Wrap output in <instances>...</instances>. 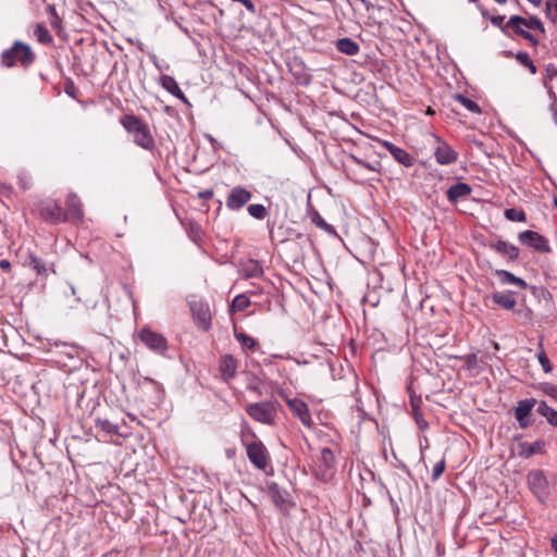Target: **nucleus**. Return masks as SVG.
<instances>
[{"label": "nucleus", "instance_id": "4d7b16f0", "mask_svg": "<svg viewBox=\"0 0 557 557\" xmlns=\"http://www.w3.org/2000/svg\"><path fill=\"white\" fill-rule=\"evenodd\" d=\"M0 269L4 272H11V262L7 259L0 260Z\"/></svg>", "mask_w": 557, "mask_h": 557}, {"label": "nucleus", "instance_id": "f257e3e1", "mask_svg": "<svg viewBox=\"0 0 557 557\" xmlns=\"http://www.w3.org/2000/svg\"><path fill=\"white\" fill-rule=\"evenodd\" d=\"M36 60V54L32 47L21 40H15L13 45L1 52L0 63L5 69L21 65L28 69Z\"/></svg>", "mask_w": 557, "mask_h": 557}, {"label": "nucleus", "instance_id": "20e7f679", "mask_svg": "<svg viewBox=\"0 0 557 557\" xmlns=\"http://www.w3.org/2000/svg\"><path fill=\"white\" fill-rule=\"evenodd\" d=\"M188 305L196 326L203 332L209 331L212 325V317L208 302L201 299H193L188 301Z\"/></svg>", "mask_w": 557, "mask_h": 557}, {"label": "nucleus", "instance_id": "0e129e2a", "mask_svg": "<svg viewBox=\"0 0 557 557\" xmlns=\"http://www.w3.org/2000/svg\"><path fill=\"white\" fill-rule=\"evenodd\" d=\"M504 54H505L506 58H512V57H515L516 53H513L512 51L508 50V51H505Z\"/></svg>", "mask_w": 557, "mask_h": 557}, {"label": "nucleus", "instance_id": "79ce46f5", "mask_svg": "<svg viewBox=\"0 0 557 557\" xmlns=\"http://www.w3.org/2000/svg\"><path fill=\"white\" fill-rule=\"evenodd\" d=\"M540 351L536 355V358L545 373H550L553 371V366L543 348L542 343H540Z\"/></svg>", "mask_w": 557, "mask_h": 557}, {"label": "nucleus", "instance_id": "9b49d317", "mask_svg": "<svg viewBox=\"0 0 557 557\" xmlns=\"http://www.w3.org/2000/svg\"><path fill=\"white\" fill-rule=\"evenodd\" d=\"M63 214L66 216V221L83 222V203L75 193L69 194L65 201V211H63Z\"/></svg>", "mask_w": 557, "mask_h": 557}, {"label": "nucleus", "instance_id": "3c124183", "mask_svg": "<svg viewBox=\"0 0 557 557\" xmlns=\"http://www.w3.org/2000/svg\"><path fill=\"white\" fill-rule=\"evenodd\" d=\"M546 77L549 79L557 78V66L553 63H548L545 67Z\"/></svg>", "mask_w": 557, "mask_h": 557}, {"label": "nucleus", "instance_id": "4468645a", "mask_svg": "<svg viewBox=\"0 0 557 557\" xmlns=\"http://www.w3.org/2000/svg\"><path fill=\"white\" fill-rule=\"evenodd\" d=\"M288 67L289 72L298 84L307 86L311 83L312 75L300 58L294 57L293 60L288 63Z\"/></svg>", "mask_w": 557, "mask_h": 557}, {"label": "nucleus", "instance_id": "7c9ffc66", "mask_svg": "<svg viewBox=\"0 0 557 557\" xmlns=\"http://www.w3.org/2000/svg\"><path fill=\"white\" fill-rule=\"evenodd\" d=\"M33 34L40 44L51 45L53 42V37L49 33L48 28L41 23L35 24Z\"/></svg>", "mask_w": 557, "mask_h": 557}, {"label": "nucleus", "instance_id": "7ed1b4c3", "mask_svg": "<svg viewBox=\"0 0 557 557\" xmlns=\"http://www.w3.org/2000/svg\"><path fill=\"white\" fill-rule=\"evenodd\" d=\"M246 412L252 420L269 425L274 423L277 414L275 403L272 401L249 404Z\"/></svg>", "mask_w": 557, "mask_h": 557}, {"label": "nucleus", "instance_id": "e433bc0d", "mask_svg": "<svg viewBox=\"0 0 557 557\" xmlns=\"http://www.w3.org/2000/svg\"><path fill=\"white\" fill-rule=\"evenodd\" d=\"M47 12L49 14V23L51 27L59 34L62 29V18L59 16L57 9L53 4H49L47 7Z\"/></svg>", "mask_w": 557, "mask_h": 557}, {"label": "nucleus", "instance_id": "39448f33", "mask_svg": "<svg viewBox=\"0 0 557 557\" xmlns=\"http://www.w3.org/2000/svg\"><path fill=\"white\" fill-rule=\"evenodd\" d=\"M246 454L249 461L259 470H265L269 455L265 446L260 441H252L246 444Z\"/></svg>", "mask_w": 557, "mask_h": 557}, {"label": "nucleus", "instance_id": "473e14b6", "mask_svg": "<svg viewBox=\"0 0 557 557\" xmlns=\"http://www.w3.org/2000/svg\"><path fill=\"white\" fill-rule=\"evenodd\" d=\"M311 222L319 228L323 230L324 232H326L327 234L332 235V236H337V233L334 228L333 225L329 224L321 215L318 211H314L312 214H311Z\"/></svg>", "mask_w": 557, "mask_h": 557}, {"label": "nucleus", "instance_id": "8fccbe9b", "mask_svg": "<svg viewBox=\"0 0 557 557\" xmlns=\"http://www.w3.org/2000/svg\"><path fill=\"white\" fill-rule=\"evenodd\" d=\"M504 20H505V15H496V16H491L490 17V21L491 23L494 25V26H497L500 28V30L507 35V23L504 24Z\"/></svg>", "mask_w": 557, "mask_h": 557}, {"label": "nucleus", "instance_id": "f03ea898", "mask_svg": "<svg viewBox=\"0 0 557 557\" xmlns=\"http://www.w3.org/2000/svg\"><path fill=\"white\" fill-rule=\"evenodd\" d=\"M335 456L331 448L324 447L321 449L319 457L315 460L314 475L323 482H329L333 479L336 471Z\"/></svg>", "mask_w": 557, "mask_h": 557}, {"label": "nucleus", "instance_id": "ddd939ff", "mask_svg": "<svg viewBox=\"0 0 557 557\" xmlns=\"http://www.w3.org/2000/svg\"><path fill=\"white\" fill-rule=\"evenodd\" d=\"M287 406L293 412V414L299 419V421L307 428H312L313 422L312 418L308 408V405L299 399V398H292L287 399Z\"/></svg>", "mask_w": 557, "mask_h": 557}, {"label": "nucleus", "instance_id": "c9c22d12", "mask_svg": "<svg viewBox=\"0 0 557 557\" xmlns=\"http://www.w3.org/2000/svg\"><path fill=\"white\" fill-rule=\"evenodd\" d=\"M349 159L358 166L366 169L370 172L380 173L381 163L379 161L368 162L361 158H358L354 154L349 157Z\"/></svg>", "mask_w": 557, "mask_h": 557}, {"label": "nucleus", "instance_id": "338daca9", "mask_svg": "<svg viewBox=\"0 0 557 557\" xmlns=\"http://www.w3.org/2000/svg\"><path fill=\"white\" fill-rule=\"evenodd\" d=\"M71 289H72V294H73V295H76V289H75V287H74V286H71Z\"/></svg>", "mask_w": 557, "mask_h": 557}, {"label": "nucleus", "instance_id": "2eb2a0df", "mask_svg": "<svg viewBox=\"0 0 557 557\" xmlns=\"http://www.w3.org/2000/svg\"><path fill=\"white\" fill-rule=\"evenodd\" d=\"M437 147L434 151V157L437 163L442 165H449L457 161L458 153L446 141L436 137Z\"/></svg>", "mask_w": 557, "mask_h": 557}, {"label": "nucleus", "instance_id": "f8f14e48", "mask_svg": "<svg viewBox=\"0 0 557 557\" xmlns=\"http://www.w3.org/2000/svg\"><path fill=\"white\" fill-rule=\"evenodd\" d=\"M537 404L535 398H527L518 401L515 408V416L521 429L531 425L530 414L533 407Z\"/></svg>", "mask_w": 557, "mask_h": 557}, {"label": "nucleus", "instance_id": "412c9836", "mask_svg": "<svg viewBox=\"0 0 557 557\" xmlns=\"http://www.w3.org/2000/svg\"><path fill=\"white\" fill-rule=\"evenodd\" d=\"M120 122L125 131L133 135V138L147 127V124L134 114L123 115Z\"/></svg>", "mask_w": 557, "mask_h": 557}, {"label": "nucleus", "instance_id": "c756f323", "mask_svg": "<svg viewBox=\"0 0 557 557\" xmlns=\"http://www.w3.org/2000/svg\"><path fill=\"white\" fill-rule=\"evenodd\" d=\"M525 17H522L520 15H512L507 21V27L508 29H511L516 35L523 37L524 34L528 32L523 27H525Z\"/></svg>", "mask_w": 557, "mask_h": 557}, {"label": "nucleus", "instance_id": "dca6fc26", "mask_svg": "<svg viewBox=\"0 0 557 557\" xmlns=\"http://www.w3.org/2000/svg\"><path fill=\"white\" fill-rule=\"evenodd\" d=\"M487 247L506 258L509 262H513L519 258V248L506 240L498 239L496 242H491L487 244Z\"/></svg>", "mask_w": 557, "mask_h": 557}, {"label": "nucleus", "instance_id": "5701e85b", "mask_svg": "<svg viewBox=\"0 0 557 557\" xmlns=\"http://www.w3.org/2000/svg\"><path fill=\"white\" fill-rule=\"evenodd\" d=\"M220 372L222 377L227 381L235 376L237 371V360L232 355H224L220 360Z\"/></svg>", "mask_w": 557, "mask_h": 557}, {"label": "nucleus", "instance_id": "393cba45", "mask_svg": "<svg viewBox=\"0 0 557 557\" xmlns=\"http://www.w3.org/2000/svg\"><path fill=\"white\" fill-rule=\"evenodd\" d=\"M134 143L140 148L152 151L156 148V140L147 126L141 133L133 138Z\"/></svg>", "mask_w": 557, "mask_h": 557}, {"label": "nucleus", "instance_id": "37998d69", "mask_svg": "<svg viewBox=\"0 0 557 557\" xmlns=\"http://www.w3.org/2000/svg\"><path fill=\"white\" fill-rule=\"evenodd\" d=\"M247 211L252 218L257 220H263L267 215V209L261 203H253L248 206Z\"/></svg>", "mask_w": 557, "mask_h": 557}, {"label": "nucleus", "instance_id": "4be33fe9", "mask_svg": "<svg viewBox=\"0 0 557 557\" xmlns=\"http://www.w3.org/2000/svg\"><path fill=\"white\" fill-rule=\"evenodd\" d=\"M471 193H472V188H471V186L469 184L462 183V182H458V183L451 185L447 189L446 196H447V199H448L449 202L455 203L460 198L469 196Z\"/></svg>", "mask_w": 557, "mask_h": 557}, {"label": "nucleus", "instance_id": "5fc2aeb1", "mask_svg": "<svg viewBox=\"0 0 557 557\" xmlns=\"http://www.w3.org/2000/svg\"><path fill=\"white\" fill-rule=\"evenodd\" d=\"M239 3H242L250 13H256V5L251 0H240Z\"/></svg>", "mask_w": 557, "mask_h": 557}, {"label": "nucleus", "instance_id": "6e6d98bb", "mask_svg": "<svg viewBox=\"0 0 557 557\" xmlns=\"http://www.w3.org/2000/svg\"><path fill=\"white\" fill-rule=\"evenodd\" d=\"M522 38L528 40L533 47L539 45V40L530 32H527Z\"/></svg>", "mask_w": 557, "mask_h": 557}, {"label": "nucleus", "instance_id": "2f4dec72", "mask_svg": "<svg viewBox=\"0 0 557 557\" xmlns=\"http://www.w3.org/2000/svg\"><path fill=\"white\" fill-rule=\"evenodd\" d=\"M95 426L99 428L102 432L109 435L119 434V424L110 421L107 418H96Z\"/></svg>", "mask_w": 557, "mask_h": 557}, {"label": "nucleus", "instance_id": "ea45409f", "mask_svg": "<svg viewBox=\"0 0 557 557\" xmlns=\"http://www.w3.org/2000/svg\"><path fill=\"white\" fill-rule=\"evenodd\" d=\"M520 447H521L520 455H522L525 458H529V457H531L534 454L541 453L542 447H543V443L540 442V441L535 442V443H532V444L522 443L520 445Z\"/></svg>", "mask_w": 557, "mask_h": 557}, {"label": "nucleus", "instance_id": "423d86ee", "mask_svg": "<svg viewBox=\"0 0 557 557\" xmlns=\"http://www.w3.org/2000/svg\"><path fill=\"white\" fill-rule=\"evenodd\" d=\"M40 216L48 223L59 224L66 222V216L59 203L54 200H45L38 207Z\"/></svg>", "mask_w": 557, "mask_h": 557}, {"label": "nucleus", "instance_id": "c03bdc74", "mask_svg": "<svg viewBox=\"0 0 557 557\" xmlns=\"http://www.w3.org/2000/svg\"><path fill=\"white\" fill-rule=\"evenodd\" d=\"M525 28L539 30L541 34H545V27L542 21L535 16H529L525 18Z\"/></svg>", "mask_w": 557, "mask_h": 557}, {"label": "nucleus", "instance_id": "09e8293b", "mask_svg": "<svg viewBox=\"0 0 557 557\" xmlns=\"http://www.w3.org/2000/svg\"><path fill=\"white\" fill-rule=\"evenodd\" d=\"M541 389L544 394L557 400V386L550 383H543Z\"/></svg>", "mask_w": 557, "mask_h": 557}, {"label": "nucleus", "instance_id": "052dcab7", "mask_svg": "<svg viewBox=\"0 0 557 557\" xmlns=\"http://www.w3.org/2000/svg\"><path fill=\"white\" fill-rule=\"evenodd\" d=\"M421 430L428 428V422L422 418V413L420 412V424H418Z\"/></svg>", "mask_w": 557, "mask_h": 557}, {"label": "nucleus", "instance_id": "cd10ccee", "mask_svg": "<svg viewBox=\"0 0 557 557\" xmlns=\"http://www.w3.org/2000/svg\"><path fill=\"white\" fill-rule=\"evenodd\" d=\"M336 48L339 52L347 55H356L359 52V45L351 38H341L336 42Z\"/></svg>", "mask_w": 557, "mask_h": 557}, {"label": "nucleus", "instance_id": "1a4fd4ad", "mask_svg": "<svg viewBox=\"0 0 557 557\" xmlns=\"http://www.w3.org/2000/svg\"><path fill=\"white\" fill-rule=\"evenodd\" d=\"M252 198L251 191L246 189L243 186L233 187L225 200V205L227 209L232 211H237L242 209L245 205H247Z\"/></svg>", "mask_w": 557, "mask_h": 557}, {"label": "nucleus", "instance_id": "603ef678", "mask_svg": "<svg viewBox=\"0 0 557 557\" xmlns=\"http://www.w3.org/2000/svg\"><path fill=\"white\" fill-rule=\"evenodd\" d=\"M60 347H62V348H64V349H65L64 354H65L69 358H73V357H74V354H75V347H74V346H70V345H67V344H65V343H62V344H58V343H57V344H55V348H60Z\"/></svg>", "mask_w": 557, "mask_h": 557}, {"label": "nucleus", "instance_id": "a878e982", "mask_svg": "<svg viewBox=\"0 0 557 557\" xmlns=\"http://www.w3.org/2000/svg\"><path fill=\"white\" fill-rule=\"evenodd\" d=\"M494 274L499 277L502 284H513L522 289L528 287V283L523 278L516 276L507 270H495Z\"/></svg>", "mask_w": 557, "mask_h": 557}, {"label": "nucleus", "instance_id": "49530a36", "mask_svg": "<svg viewBox=\"0 0 557 557\" xmlns=\"http://www.w3.org/2000/svg\"><path fill=\"white\" fill-rule=\"evenodd\" d=\"M410 404L412 408V414L416 419L417 424H420V406L422 404V399L420 396H410Z\"/></svg>", "mask_w": 557, "mask_h": 557}, {"label": "nucleus", "instance_id": "c85d7f7f", "mask_svg": "<svg viewBox=\"0 0 557 557\" xmlns=\"http://www.w3.org/2000/svg\"><path fill=\"white\" fill-rule=\"evenodd\" d=\"M536 411L542 417H545L547 422L557 428V410L549 407L546 401L542 400L537 404Z\"/></svg>", "mask_w": 557, "mask_h": 557}, {"label": "nucleus", "instance_id": "aec40b11", "mask_svg": "<svg viewBox=\"0 0 557 557\" xmlns=\"http://www.w3.org/2000/svg\"><path fill=\"white\" fill-rule=\"evenodd\" d=\"M239 272L245 278L261 277L263 275V267L258 260L247 259L239 263Z\"/></svg>", "mask_w": 557, "mask_h": 557}, {"label": "nucleus", "instance_id": "0eeeda50", "mask_svg": "<svg viewBox=\"0 0 557 557\" xmlns=\"http://www.w3.org/2000/svg\"><path fill=\"white\" fill-rule=\"evenodd\" d=\"M518 239L521 244L533 248L539 252H550L548 239L534 231H523L518 234Z\"/></svg>", "mask_w": 557, "mask_h": 557}, {"label": "nucleus", "instance_id": "69168bd1", "mask_svg": "<svg viewBox=\"0 0 557 557\" xmlns=\"http://www.w3.org/2000/svg\"><path fill=\"white\" fill-rule=\"evenodd\" d=\"M530 3L534 4V5H540L542 0H528Z\"/></svg>", "mask_w": 557, "mask_h": 557}, {"label": "nucleus", "instance_id": "4c0bfd02", "mask_svg": "<svg viewBox=\"0 0 557 557\" xmlns=\"http://www.w3.org/2000/svg\"><path fill=\"white\" fill-rule=\"evenodd\" d=\"M515 58L521 65L525 66L530 71L531 74H536L537 67L531 60L528 52L518 51V52H516Z\"/></svg>", "mask_w": 557, "mask_h": 557}, {"label": "nucleus", "instance_id": "e2e57ef3", "mask_svg": "<svg viewBox=\"0 0 557 557\" xmlns=\"http://www.w3.org/2000/svg\"><path fill=\"white\" fill-rule=\"evenodd\" d=\"M552 547L555 549V552L557 554V536H554L552 539Z\"/></svg>", "mask_w": 557, "mask_h": 557}, {"label": "nucleus", "instance_id": "680f3d73", "mask_svg": "<svg viewBox=\"0 0 557 557\" xmlns=\"http://www.w3.org/2000/svg\"><path fill=\"white\" fill-rule=\"evenodd\" d=\"M362 4H364L367 10H370L373 5L368 0H359Z\"/></svg>", "mask_w": 557, "mask_h": 557}, {"label": "nucleus", "instance_id": "a18cd8bd", "mask_svg": "<svg viewBox=\"0 0 557 557\" xmlns=\"http://www.w3.org/2000/svg\"><path fill=\"white\" fill-rule=\"evenodd\" d=\"M545 13L552 23L557 22V0H547L545 2Z\"/></svg>", "mask_w": 557, "mask_h": 557}, {"label": "nucleus", "instance_id": "58836bf2", "mask_svg": "<svg viewBox=\"0 0 557 557\" xmlns=\"http://www.w3.org/2000/svg\"><path fill=\"white\" fill-rule=\"evenodd\" d=\"M455 99L461 103L468 111L472 112V113H478L480 114L481 113V108L479 107V104L473 101L472 99L461 95V94H456L455 95Z\"/></svg>", "mask_w": 557, "mask_h": 557}, {"label": "nucleus", "instance_id": "13d9d810", "mask_svg": "<svg viewBox=\"0 0 557 557\" xmlns=\"http://www.w3.org/2000/svg\"><path fill=\"white\" fill-rule=\"evenodd\" d=\"M198 197L201 199H210L213 197V190L212 189H206L198 194Z\"/></svg>", "mask_w": 557, "mask_h": 557}, {"label": "nucleus", "instance_id": "864d4df0", "mask_svg": "<svg viewBox=\"0 0 557 557\" xmlns=\"http://www.w3.org/2000/svg\"><path fill=\"white\" fill-rule=\"evenodd\" d=\"M466 363L469 369H472L478 363V357L475 354H470L466 357Z\"/></svg>", "mask_w": 557, "mask_h": 557}, {"label": "nucleus", "instance_id": "a19ab883", "mask_svg": "<svg viewBox=\"0 0 557 557\" xmlns=\"http://www.w3.org/2000/svg\"><path fill=\"white\" fill-rule=\"evenodd\" d=\"M504 214H505V218L509 221H513V222H525L527 221V214L521 209L509 208V209L505 210Z\"/></svg>", "mask_w": 557, "mask_h": 557}, {"label": "nucleus", "instance_id": "f704fd0d", "mask_svg": "<svg viewBox=\"0 0 557 557\" xmlns=\"http://www.w3.org/2000/svg\"><path fill=\"white\" fill-rule=\"evenodd\" d=\"M234 336L237 339V342L242 345V347L255 350L257 346V342L255 338L249 336L248 334L244 332H238L236 329L234 330Z\"/></svg>", "mask_w": 557, "mask_h": 557}, {"label": "nucleus", "instance_id": "bf43d9fd", "mask_svg": "<svg viewBox=\"0 0 557 557\" xmlns=\"http://www.w3.org/2000/svg\"><path fill=\"white\" fill-rule=\"evenodd\" d=\"M74 90H75V86H74V83L73 82H70L66 84L65 86V92L71 96V97H75L74 96Z\"/></svg>", "mask_w": 557, "mask_h": 557}, {"label": "nucleus", "instance_id": "a211bd4d", "mask_svg": "<svg viewBox=\"0 0 557 557\" xmlns=\"http://www.w3.org/2000/svg\"><path fill=\"white\" fill-rule=\"evenodd\" d=\"M24 265L33 269L40 277H47L50 270L55 273L53 264L49 265L42 258L32 251H28Z\"/></svg>", "mask_w": 557, "mask_h": 557}, {"label": "nucleus", "instance_id": "b1692460", "mask_svg": "<svg viewBox=\"0 0 557 557\" xmlns=\"http://www.w3.org/2000/svg\"><path fill=\"white\" fill-rule=\"evenodd\" d=\"M161 86L169 91L171 95L175 96L176 98L183 100L184 102H188L187 98L185 97L184 92L178 87L177 82L174 77L170 75H162L160 78Z\"/></svg>", "mask_w": 557, "mask_h": 557}, {"label": "nucleus", "instance_id": "774afa93", "mask_svg": "<svg viewBox=\"0 0 557 557\" xmlns=\"http://www.w3.org/2000/svg\"><path fill=\"white\" fill-rule=\"evenodd\" d=\"M555 208L557 209V198H554L553 200Z\"/></svg>", "mask_w": 557, "mask_h": 557}, {"label": "nucleus", "instance_id": "6e6552de", "mask_svg": "<svg viewBox=\"0 0 557 557\" xmlns=\"http://www.w3.org/2000/svg\"><path fill=\"white\" fill-rule=\"evenodd\" d=\"M138 337L149 349L158 354H163L168 349V342L160 333L145 327L139 331Z\"/></svg>", "mask_w": 557, "mask_h": 557}, {"label": "nucleus", "instance_id": "6ab92c4d", "mask_svg": "<svg viewBox=\"0 0 557 557\" xmlns=\"http://www.w3.org/2000/svg\"><path fill=\"white\" fill-rule=\"evenodd\" d=\"M383 146L386 148V150L393 156V158L399 164H401L406 168H410L413 165V163H414L413 157L411 154H409L403 148H399L389 141H384Z\"/></svg>", "mask_w": 557, "mask_h": 557}, {"label": "nucleus", "instance_id": "9d476101", "mask_svg": "<svg viewBox=\"0 0 557 557\" xmlns=\"http://www.w3.org/2000/svg\"><path fill=\"white\" fill-rule=\"evenodd\" d=\"M528 484L530 490L536 497L544 498L545 496H547L548 482L541 470H533L528 474Z\"/></svg>", "mask_w": 557, "mask_h": 557}, {"label": "nucleus", "instance_id": "72a5a7b5", "mask_svg": "<svg viewBox=\"0 0 557 557\" xmlns=\"http://www.w3.org/2000/svg\"><path fill=\"white\" fill-rule=\"evenodd\" d=\"M250 306V299L245 294L237 295L230 307V312H240L246 310Z\"/></svg>", "mask_w": 557, "mask_h": 557}, {"label": "nucleus", "instance_id": "f3484780", "mask_svg": "<svg viewBox=\"0 0 557 557\" xmlns=\"http://www.w3.org/2000/svg\"><path fill=\"white\" fill-rule=\"evenodd\" d=\"M268 495L280 510H286L290 505L289 494L286 490L281 488L277 483L271 482L267 488Z\"/></svg>", "mask_w": 557, "mask_h": 557}, {"label": "nucleus", "instance_id": "de8ad7c7", "mask_svg": "<svg viewBox=\"0 0 557 557\" xmlns=\"http://www.w3.org/2000/svg\"><path fill=\"white\" fill-rule=\"evenodd\" d=\"M445 468H446L445 458H442L440 461H437L434 465L433 471H432V481L433 482L437 481L441 478V475L445 471Z\"/></svg>", "mask_w": 557, "mask_h": 557}, {"label": "nucleus", "instance_id": "bb28decb", "mask_svg": "<svg viewBox=\"0 0 557 557\" xmlns=\"http://www.w3.org/2000/svg\"><path fill=\"white\" fill-rule=\"evenodd\" d=\"M492 299L496 305H498L499 307H502L506 310L513 309L517 304L516 299L513 298L512 292H506V293L495 292L492 295Z\"/></svg>", "mask_w": 557, "mask_h": 557}]
</instances>
